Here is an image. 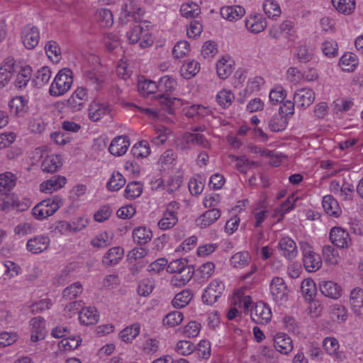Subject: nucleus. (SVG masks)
I'll list each match as a JSON object with an SVG mask.
<instances>
[{"label": "nucleus", "mask_w": 363, "mask_h": 363, "mask_svg": "<svg viewBox=\"0 0 363 363\" xmlns=\"http://www.w3.org/2000/svg\"><path fill=\"white\" fill-rule=\"evenodd\" d=\"M17 177L11 172L0 174V210H7L15 203V194L11 191L16 186Z\"/></svg>", "instance_id": "1"}, {"label": "nucleus", "mask_w": 363, "mask_h": 363, "mask_svg": "<svg viewBox=\"0 0 363 363\" xmlns=\"http://www.w3.org/2000/svg\"><path fill=\"white\" fill-rule=\"evenodd\" d=\"M157 91L160 92L155 97L160 100L162 108L169 114L173 113L172 106L177 98H171L169 93L174 91L177 82L168 75L162 77L157 83Z\"/></svg>", "instance_id": "2"}, {"label": "nucleus", "mask_w": 363, "mask_h": 363, "mask_svg": "<svg viewBox=\"0 0 363 363\" xmlns=\"http://www.w3.org/2000/svg\"><path fill=\"white\" fill-rule=\"evenodd\" d=\"M63 205V200L59 196H55L37 203L31 211L33 217L43 220L52 216Z\"/></svg>", "instance_id": "3"}, {"label": "nucleus", "mask_w": 363, "mask_h": 363, "mask_svg": "<svg viewBox=\"0 0 363 363\" xmlns=\"http://www.w3.org/2000/svg\"><path fill=\"white\" fill-rule=\"evenodd\" d=\"M73 83V72L69 68L59 71L49 89L52 96H60L68 91Z\"/></svg>", "instance_id": "4"}, {"label": "nucleus", "mask_w": 363, "mask_h": 363, "mask_svg": "<svg viewBox=\"0 0 363 363\" xmlns=\"http://www.w3.org/2000/svg\"><path fill=\"white\" fill-rule=\"evenodd\" d=\"M232 303L234 306L230 307L226 314L227 318L230 320L235 319L238 315V308H243L245 311H248L252 299L245 289H238L233 294Z\"/></svg>", "instance_id": "5"}, {"label": "nucleus", "mask_w": 363, "mask_h": 363, "mask_svg": "<svg viewBox=\"0 0 363 363\" xmlns=\"http://www.w3.org/2000/svg\"><path fill=\"white\" fill-rule=\"evenodd\" d=\"M300 247L306 270L308 272L318 271L322 266V259L320 255L313 250L311 245L306 240L300 242Z\"/></svg>", "instance_id": "6"}, {"label": "nucleus", "mask_w": 363, "mask_h": 363, "mask_svg": "<svg viewBox=\"0 0 363 363\" xmlns=\"http://www.w3.org/2000/svg\"><path fill=\"white\" fill-rule=\"evenodd\" d=\"M225 289V282L220 278L213 279L203 290L202 301L206 305H213L223 294Z\"/></svg>", "instance_id": "7"}, {"label": "nucleus", "mask_w": 363, "mask_h": 363, "mask_svg": "<svg viewBox=\"0 0 363 363\" xmlns=\"http://www.w3.org/2000/svg\"><path fill=\"white\" fill-rule=\"evenodd\" d=\"M269 291L272 299L279 305H282L289 299L290 289L284 279L279 277H273L270 281Z\"/></svg>", "instance_id": "8"}, {"label": "nucleus", "mask_w": 363, "mask_h": 363, "mask_svg": "<svg viewBox=\"0 0 363 363\" xmlns=\"http://www.w3.org/2000/svg\"><path fill=\"white\" fill-rule=\"evenodd\" d=\"M126 37L130 44L139 43L140 47L145 48L153 43L152 35L147 29H144L140 25L134 26L126 33Z\"/></svg>", "instance_id": "9"}, {"label": "nucleus", "mask_w": 363, "mask_h": 363, "mask_svg": "<svg viewBox=\"0 0 363 363\" xmlns=\"http://www.w3.org/2000/svg\"><path fill=\"white\" fill-rule=\"evenodd\" d=\"M250 315L252 320L256 323L265 325L271 320L272 313L269 305L259 301L251 309Z\"/></svg>", "instance_id": "10"}, {"label": "nucleus", "mask_w": 363, "mask_h": 363, "mask_svg": "<svg viewBox=\"0 0 363 363\" xmlns=\"http://www.w3.org/2000/svg\"><path fill=\"white\" fill-rule=\"evenodd\" d=\"M318 289L323 296L332 300H338L343 295L342 286L334 281H321L319 282Z\"/></svg>", "instance_id": "11"}, {"label": "nucleus", "mask_w": 363, "mask_h": 363, "mask_svg": "<svg viewBox=\"0 0 363 363\" xmlns=\"http://www.w3.org/2000/svg\"><path fill=\"white\" fill-rule=\"evenodd\" d=\"M329 238L331 242L339 248H348L352 245V239L349 233L341 227L332 228Z\"/></svg>", "instance_id": "12"}, {"label": "nucleus", "mask_w": 363, "mask_h": 363, "mask_svg": "<svg viewBox=\"0 0 363 363\" xmlns=\"http://www.w3.org/2000/svg\"><path fill=\"white\" fill-rule=\"evenodd\" d=\"M322 347L325 352L335 361L342 362L345 359V354L340 351V343L335 337H325L323 340Z\"/></svg>", "instance_id": "13"}, {"label": "nucleus", "mask_w": 363, "mask_h": 363, "mask_svg": "<svg viewBox=\"0 0 363 363\" xmlns=\"http://www.w3.org/2000/svg\"><path fill=\"white\" fill-rule=\"evenodd\" d=\"M349 305L353 314L363 318V289L359 286L353 288L349 294Z\"/></svg>", "instance_id": "14"}, {"label": "nucleus", "mask_w": 363, "mask_h": 363, "mask_svg": "<svg viewBox=\"0 0 363 363\" xmlns=\"http://www.w3.org/2000/svg\"><path fill=\"white\" fill-rule=\"evenodd\" d=\"M21 40L26 48L32 50L40 40V32L37 27L28 25L21 30Z\"/></svg>", "instance_id": "15"}, {"label": "nucleus", "mask_w": 363, "mask_h": 363, "mask_svg": "<svg viewBox=\"0 0 363 363\" xmlns=\"http://www.w3.org/2000/svg\"><path fill=\"white\" fill-rule=\"evenodd\" d=\"M273 346L281 354H289L294 348L291 338L282 332L276 333L273 335Z\"/></svg>", "instance_id": "16"}, {"label": "nucleus", "mask_w": 363, "mask_h": 363, "mask_svg": "<svg viewBox=\"0 0 363 363\" xmlns=\"http://www.w3.org/2000/svg\"><path fill=\"white\" fill-rule=\"evenodd\" d=\"M49 236L38 235L30 238L26 245V250L33 254H40L45 251L50 246Z\"/></svg>", "instance_id": "17"}, {"label": "nucleus", "mask_w": 363, "mask_h": 363, "mask_svg": "<svg viewBox=\"0 0 363 363\" xmlns=\"http://www.w3.org/2000/svg\"><path fill=\"white\" fill-rule=\"evenodd\" d=\"M67 184V178L62 175H55L43 182L39 186L40 191L45 194H52L62 189Z\"/></svg>", "instance_id": "18"}, {"label": "nucleus", "mask_w": 363, "mask_h": 363, "mask_svg": "<svg viewBox=\"0 0 363 363\" xmlns=\"http://www.w3.org/2000/svg\"><path fill=\"white\" fill-rule=\"evenodd\" d=\"M30 340L32 342H38L43 340L47 334L45 321L40 317H36L30 321Z\"/></svg>", "instance_id": "19"}, {"label": "nucleus", "mask_w": 363, "mask_h": 363, "mask_svg": "<svg viewBox=\"0 0 363 363\" xmlns=\"http://www.w3.org/2000/svg\"><path fill=\"white\" fill-rule=\"evenodd\" d=\"M14 73H16V77L14 84L18 89L25 88L32 76V68L29 65L21 66L15 62Z\"/></svg>", "instance_id": "20"}, {"label": "nucleus", "mask_w": 363, "mask_h": 363, "mask_svg": "<svg viewBox=\"0 0 363 363\" xmlns=\"http://www.w3.org/2000/svg\"><path fill=\"white\" fill-rule=\"evenodd\" d=\"M84 79L87 85L92 86L96 91L101 90L106 84V74L94 69L86 71Z\"/></svg>", "instance_id": "21"}, {"label": "nucleus", "mask_w": 363, "mask_h": 363, "mask_svg": "<svg viewBox=\"0 0 363 363\" xmlns=\"http://www.w3.org/2000/svg\"><path fill=\"white\" fill-rule=\"evenodd\" d=\"M278 249L280 254L288 259L295 258L298 254L296 242L289 237H283L279 242Z\"/></svg>", "instance_id": "22"}, {"label": "nucleus", "mask_w": 363, "mask_h": 363, "mask_svg": "<svg viewBox=\"0 0 363 363\" xmlns=\"http://www.w3.org/2000/svg\"><path fill=\"white\" fill-rule=\"evenodd\" d=\"M63 162L60 155L50 154L43 157L41 163L43 172L54 173L57 172L62 166Z\"/></svg>", "instance_id": "23"}, {"label": "nucleus", "mask_w": 363, "mask_h": 363, "mask_svg": "<svg viewBox=\"0 0 363 363\" xmlns=\"http://www.w3.org/2000/svg\"><path fill=\"white\" fill-rule=\"evenodd\" d=\"M78 319L83 325H94L99 319V313L94 307H84L83 306L79 312Z\"/></svg>", "instance_id": "24"}, {"label": "nucleus", "mask_w": 363, "mask_h": 363, "mask_svg": "<svg viewBox=\"0 0 363 363\" xmlns=\"http://www.w3.org/2000/svg\"><path fill=\"white\" fill-rule=\"evenodd\" d=\"M15 60L9 57L4 60L0 67V88L4 87L10 81L14 74Z\"/></svg>", "instance_id": "25"}, {"label": "nucleus", "mask_w": 363, "mask_h": 363, "mask_svg": "<svg viewBox=\"0 0 363 363\" xmlns=\"http://www.w3.org/2000/svg\"><path fill=\"white\" fill-rule=\"evenodd\" d=\"M294 99L298 106L306 108L313 102L315 92L311 89H301L294 93Z\"/></svg>", "instance_id": "26"}, {"label": "nucleus", "mask_w": 363, "mask_h": 363, "mask_svg": "<svg viewBox=\"0 0 363 363\" xmlns=\"http://www.w3.org/2000/svg\"><path fill=\"white\" fill-rule=\"evenodd\" d=\"M220 216V212L217 208L206 211L196 219V225L201 228H205L216 222Z\"/></svg>", "instance_id": "27"}, {"label": "nucleus", "mask_w": 363, "mask_h": 363, "mask_svg": "<svg viewBox=\"0 0 363 363\" xmlns=\"http://www.w3.org/2000/svg\"><path fill=\"white\" fill-rule=\"evenodd\" d=\"M183 181L184 174L179 169L172 171L167 177H165L166 190L172 192L179 189Z\"/></svg>", "instance_id": "28"}, {"label": "nucleus", "mask_w": 363, "mask_h": 363, "mask_svg": "<svg viewBox=\"0 0 363 363\" xmlns=\"http://www.w3.org/2000/svg\"><path fill=\"white\" fill-rule=\"evenodd\" d=\"M130 143L128 138H113L109 145V152L114 156L123 155L128 150Z\"/></svg>", "instance_id": "29"}, {"label": "nucleus", "mask_w": 363, "mask_h": 363, "mask_svg": "<svg viewBox=\"0 0 363 363\" xmlns=\"http://www.w3.org/2000/svg\"><path fill=\"white\" fill-rule=\"evenodd\" d=\"M300 291L306 301H313L317 294V286L314 280L311 278L304 279L301 281Z\"/></svg>", "instance_id": "30"}, {"label": "nucleus", "mask_w": 363, "mask_h": 363, "mask_svg": "<svg viewBox=\"0 0 363 363\" xmlns=\"http://www.w3.org/2000/svg\"><path fill=\"white\" fill-rule=\"evenodd\" d=\"M329 315L334 321L344 323L348 317V311L346 307L339 303H334L329 306Z\"/></svg>", "instance_id": "31"}, {"label": "nucleus", "mask_w": 363, "mask_h": 363, "mask_svg": "<svg viewBox=\"0 0 363 363\" xmlns=\"http://www.w3.org/2000/svg\"><path fill=\"white\" fill-rule=\"evenodd\" d=\"M124 256V250L121 247L110 248L103 257V262L106 265L117 264Z\"/></svg>", "instance_id": "32"}, {"label": "nucleus", "mask_w": 363, "mask_h": 363, "mask_svg": "<svg viewBox=\"0 0 363 363\" xmlns=\"http://www.w3.org/2000/svg\"><path fill=\"white\" fill-rule=\"evenodd\" d=\"M245 13V9L240 6H223L220 9L221 16L230 21L241 18Z\"/></svg>", "instance_id": "33"}, {"label": "nucleus", "mask_w": 363, "mask_h": 363, "mask_svg": "<svg viewBox=\"0 0 363 363\" xmlns=\"http://www.w3.org/2000/svg\"><path fill=\"white\" fill-rule=\"evenodd\" d=\"M176 155L172 150H167L164 152L159 159V165L161 170L165 171H174L177 168H174L177 164Z\"/></svg>", "instance_id": "34"}, {"label": "nucleus", "mask_w": 363, "mask_h": 363, "mask_svg": "<svg viewBox=\"0 0 363 363\" xmlns=\"http://www.w3.org/2000/svg\"><path fill=\"white\" fill-rule=\"evenodd\" d=\"M152 232L147 226H138L133 230V240L140 245L147 243L152 238Z\"/></svg>", "instance_id": "35"}, {"label": "nucleus", "mask_w": 363, "mask_h": 363, "mask_svg": "<svg viewBox=\"0 0 363 363\" xmlns=\"http://www.w3.org/2000/svg\"><path fill=\"white\" fill-rule=\"evenodd\" d=\"M113 235L107 231H101L95 235L91 240V245L94 248H104L111 245Z\"/></svg>", "instance_id": "36"}, {"label": "nucleus", "mask_w": 363, "mask_h": 363, "mask_svg": "<svg viewBox=\"0 0 363 363\" xmlns=\"http://www.w3.org/2000/svg\"><path fill=\"white\" fill-rule=\"evenodd\" d=\"M178 222V218L174 211L167 208L158 221V226L161 230H167L174 227Z\"/></svg>", "instance_id": "37"}, {"label": "nucleus", "mask_w": 363, "mask_h": 363, "mask_svg": "<svg viewBox=\"0 0 363 363\" xmlns=\"http://www.w3.org/2000/svg\"><path fill=\"white\" fill-rule=\"evenodd\" d=\"M140 325L133 323L123 329L118 334L119 338L125 343L131 342L140 333Z\"/></svg>", "instance_id": "38"}, {"label": "nucleus", "mask_w": 363, "mask_h": 363, "mask_svg": "<svg viewBox=\"0 0 363 363\" xmlns=\"http://www.w3.org/2000/svg\"><path fill=\"white\" fill-rule=\"evenodd\" d=\"M108 106L101 104H91L89 108V118L96 122L99 121L103 116L110 113Z\"/></svg>", "instance_id": "39"}, {"label": "nucleus", "mask_w": 363, "mask_h": 363, "mask_svg": "<svg viewBox=\"0 0 363 363\" xmlns=\"http://www.w3.org/2000/svg\"><path fill=\"white\" fill-rule=\"evenodd\" d=\"M252 259L251 255L247 251L239 252L234 254L230 260V264L238 269L244 268L248 265Z\"/></svg>", "instance_id": "40"}, {"label": "nucleus", "mask_w": 363, "mask_h": 363, "mask_svg": "<svg viewBox=\"0 0 363 363\" xmlns=\"http://www.w3.org/2000/svg\"><path fill=\"white\" fill-rule=\"evenodd\" d=\"M52 72L48 67H43L34 74L32 83L35 86L42 87L50 79Z\"/></svg>", "instance_id": "41"}, {"label": "nucleus", "mask_w": 363, "mask_h": 363, "mask_svg": "<svg viewBox=\"0 0 363 363\" xmlns=\"http://www.w3.org/2000/svg\"><path fill=\"white\" fill-rule=\"evenodd\" d=\"M323 208L328 215L335 217H338L341 213L338 203L330 195H326L323 198Z\"/></svg>", "instance_id": "42"}, {"label": "nucleus", "mask_w": 363, "mask_h": 363, "mask_svg": "<svg viewBox=\"0 0 363 363\" xmlns=\"http://www.w3.org/2000/svg\"><path fill=\"white\" fill-rule=\"evenodd\" d=\"M125 177L119 172H113L106 183V187L110 191H117L120 190L125 184Z\"/></svg>", "instance_id": "43"}, {"label": "nucleus", "mask_w": 363, "mask_h": 363, "mask_svg": "<svg viewBox=\"0 0 363 363\" xmlns=\"http://www.w3.org/2000/svg\"><path fill=\"white\" fill-rule=\"evenodd\" d=\"M323 257L325 262L329 266L337 265L340 261L339 252L331 245L323 247Z\"/></svg>", "instance_id": "44"}, {"label": "nucleus", "mask_w": 363, "mask_h": 363, "mask_svg": "<svg viewBox=\"0 0 363 363\" xmlns=\"http://www.w3.org/2000/svg\"><path fill=\"white\" fill-rule=\"evenodd\" d=\"M339 65L343 71L352 72L358 65V59L354 54L347 52L341 57Z\"/></svg>", "instance_id": "45"}, {"label": "nucleus", "mask_w": 363, "mask_h": 363, "mask_svg": "<svg viewBox=\"0 0 363 363\" xmlns=\"http://www.w3.org/2000/svg\"><path fill=\"white\" fill-rule=\"evenodd\" d=\"M194 352L200 359L207 360L211 355V344L206 339L201 340L196 345Z\"/></svg>", "instance_id": "46"}, {"label": "nucleus", "mask_w": 363, "mask_h": 363, "mask_svg": "<svg viewBox=\"0 0 363 363\" xmlns=\"http://www.w3.org/2000/svg\"><path fill=\"white\" fill-rule=\"evenodd\" d=\"M184 320V314L179 311H173L167 313L162 319L163 325L167 328H174L179 325Z\"/></svg>", "instance_id": "47"}, {"label": "nucleus", "mask_w": 363, "mask_h": 363, "mask_svg": "<svg viewBox=\"0 0 363 363\" xmlns=\"http://www.w3.org/2000/svg\"><path fill=\"white\" fill-rule=\"evenodd\" d=\"M193 298V294L189 289H184L177 294L172 301L174 308H182L187 306Z\"/></svg>", "instance_id": "48"}, {"label": "nucleus", "mask_w": 363, "mask_h": 363, "mask_svg": "<svg viewBox=\"0 0 363 363\" xmlns=\"http://www.w3.org/2000/svg\"><path fill=\"white\" fill-rule=\"evenodd\" d=\"M200 70V65L197 61L191 60L184 63L180 69L181 75L189 79L194 77Z\"/></svg>", "instance_id": "49"}, {"label": "nucleus", "mask_w": 363, "mask_h": 363, "mask_svg": "<svg viewBox=\"0 0 363 363\" xmlns=\"http://www.w3.org/2000/svg\"><path fill=\"white\" fill-rule=\"evenodd\" d=\"M180 13L183 17L194 18L201 13V9L196 3L191 1L181 6Z\"/></svg>", "instance_id": "50"}, {"label": "nucleus", "mask_w": 363, "mask_h": 363, "mask_svg": "<svg viewBox=\"0 0 363 363\" xmlns=\"http://www.w3.org/2000/svg\"><path fill=\"white\" fill-rule=\"evenodd\" d=\"M131 151L133 156L138 158L147 157L151 152L149 143L145 140L136 143Z\"/></svg>", "instance_id": "51"}, {"label": "nucleus", "mask_w": 363, "mask_h": 363, "mask_svg": "<svg viewBox=\"0 0 363 363\" xmlns=\"http://www.w3.org/2000/svg\"><path fill=\"white\" fill-rule=\"evenodd\" d=\"M196 349L194 343L189 340H181L177 342L174 350L182 356H188L191 354Z\"/></svg>", "instance_id": "52"}, {"label": "nucleus", "mask_w": 363, "mask_h": 363, "mask_svg": "<svg viewBox=\"0 0 363 363\" xmlns=\"http://www.w3.org/2000/svg\"><path fill=\"white\" fill-rule=\"evenodd\" d=\"M333 6L340 13L350 14L355 9V0H332Z\"/></svg>", "instance_id": "53"}, {"label": "nucleus", "mask_w": 363, "mask_h": 363, "mask_svg": "<svg viewBox=\"0 0 363 363\" xmlns=\"http://www.w3.org/2000/svg\"><path fill=\"white\" fill-rule=\"evenodd\" d=\"M96 19L101 27H110L113 23L111 11L106 9H100L96 13Z\"/></svg>", "instance_id": "54"}, {"label": "nucleus", "mask_w": 363, "mask_h": 363, "mask_svg": "<svg viewBox=\"0 0 363 363\" xmlns=\"http://www.w3.org/2000/svg\"><path fill=\"white\" fill-rule=\"evenodd\" d=\"M48 57L54 62H58L61 58V50L57 42L48 41L45 46Z\"/></svg>", "instance_id": "55"}, {"label": "nucleus", "mask_w": 363, "mask_h": 363, "mask_svg": "<svg viewBox=\"0 0 363 363\" xmlns=\"http://www.w3.org/2000/svg\"><path fill=\"white\" fill-rule=\"evenodd\" d=\"M138 89L141 95L146 97L157 91V83L149 79L140 80L138 83Z\"/></svg>", "instance_id": "56"}, {"label": "nucleus", "mask_w": 363, "mask_h": 363, "mask_svg": "<svg viewBox=\"0 0 363 363\" xmlns=\"http://www.w3.org/2000/svg\"><path fill=\"white\" fill-rule=\"evenodd\" d=\"M82 342V338L79 335H74L62 339L59 343V347L66 351L77 349Z\"/></svg>", "instance_id": "57"}, {"label": "nucleus", "mask_w": 363, "mask_h": 363, "mask_svg": "<svg viewBox=\"0 0 363 363\" xmlns=\"http://www.w3.org/2000/svg\"><path fill=\"white\" fill-rule=\"evenodd\" d=\"M143 186L140 182H130L125 189V197L128 199H134L139 197L143 193Z\"/></svg>", "instance_id": "58"}, {"label": "nucleus", "mask_w": 363, "mask_h": 363, "mask_svg": "<svg viewBox=\"0 0 363 363\" xmlns=\"http://www.w3.org/2000/svg\"><path fill=\"white\" fill-rule=\"evenodd\" d=\"M216 70L218 77L220 79L228 78L232 73V64L231 62L223 57L218 61L216 64Z\"/></svg>", "instance_id": "59"}, {"label": "nucleus", "mask_w": 363, "mask_h": 363, "mask_svg": "<svg viewBox=\"0 0 363 363\" xmlns=\"http://www.w3.org/2000/svg\"><path fill=\"white\" fill-rule=\"evenodd\" d=\"M196 272L198 277L206 281L214 274L215 264L212 262H207L199 266Z\"/></svg>", "instance_id": "60"}, {"label": "nucleus", "mask_w": 363, "mask_h": 363, "mask_svg": "<svg viewBox=\"0 0 363 363\" xmlns=\"http://www.w3.org/2000/svg\"><path fill=\"white\" fill-rule=\"evenodd\" d=\"M201 324L196 320H191L182 328V333L187 337H196L199 335Z\"/></svg>", "instance_id": "61"}, {"label": "nucleus", "mask_w": 363, "mask_h": 363, "mask_svg": "<svg viewBox=\"0 0 363 363\" xmlns=\"http://www.w3.org/2000/svg\"><path fill=\"white\" fill-rule=\"evenodd\" d=\"M187 266V260L179 258L167 262V272L170 274H182Z\"/></svg>", "instance_id": "62"}, {"label": "nucleus", "mask_w": 363, "mask_h": 363, "mask_svg": "<svg viewBox=\"0 0 363 363\" xmlns=\"http://www.w3.org/2000/svg\"><path fill=\"white\" fill-rule=\"evenodd\" d=\"M245 26L252 33H258L264 30L266 23L261 21L257 16H254L246 18Z\"/></svg>", "instance_id": "63"}, {"label": "nucleus", "mask_w": 363, "mask_h": 363, "mask_svg": "<svg viewBox=\"0 0 363 363\" xmlns=\"http://www.w3.org/2000/svg\"><path fill=\"white\" fill-rule=\"evenodd\" d=\"M26 101L23 96H16L13 98L9 104L11 113L13 115H18L21 112H25Z\"/></svg>", "instance_id": "64"}]
</instances>
